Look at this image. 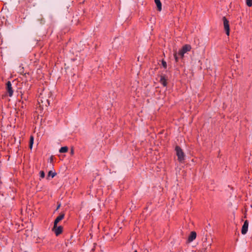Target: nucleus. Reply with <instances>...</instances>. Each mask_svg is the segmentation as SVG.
I'll list each match as a JSON object with an SVG mask.
<instances>
[{
    "mask_svg": "<svg viewBox=\"0 0 252 252\" xmlns=\"http://www.w3.org/2000/svg\"><path fill=\"white\" fill-rule=\"evenodd\" d=\"M249 222L248 220H245L242 228L241 232L242 234L244 235L246 234L248 230Z\"/></svg>",
    "mask_w": 252,
    "mask_h": 252,
    "instance_id": "39448f33",
    "label": "nucleus"
},
{
    "mask_svg": "<svg viewBox=\"0 0 252 252\" xmlns=\"http://www.w3.org/2000/svg\"><path fill=\"white\" fill-rule=\"evenodd\" d=\"M155 2L157 6L158 10L159 11H160L161 10L162 7H161V3L160 0H155Z\"/></svg>",
    "mask_w": 252,
    "mask_h": 252,
    "instance_id": "9d476101",
    "label": "nucleus"
},
{
    "mask_svg": "<svg viewBox=\"0 0 252 252\" xmlns=\"http://www.w3.org/2000/svg\"><path fill=\"white\" fill-rule=\"evenodd\" d=\"M56 175V172L54 171L51 170L49 171L48 174V177L51 176L52 178L54 177Z\"/></svg>",
    "mask_w": 252,
    "mask_h": 252,
    "instance_id": "f8f14e48",
    "label": "nucleus"
},
{
    "mask_svg": "<svg viewBox=\"0 0 252 252\" xmlns=\"http://www.w3.org/2000/svg\"><path fill=\"white\" fill-rule=\"evenodd\" d=\"M134 252H137L136 250H135Z\"/></svg>",
    "mask_w": 252,
    "mask_h": 252,
    "instance_id": "5701e85b",
    "label": "nucleus"
},
{
    "mask_svg": "<svg viewBox=\"0 0 252 252\" xmlns=\"http://www.w3.org/2000/svg\"><path fill=\"white\" fill-rule=\"evenodd\" d=\"M73 153H74V151H73V150H72L71 151V154L73 155Z\"/></svg>",
    "mask_w": 252,
    "mask_h": 252,
    "instance_id": "412c9836",
    "label": "nucleus"
},
{
    "mask_svg": "<svg viewBox=\"0 0 252 252\" xmlns=\"http://www.w3.org/2000/svg\"><path fill=\"white\" fill-rule=\"evenodd\" d=\"M191 49V46L189 44H186L183 46L182 49L179 51L178 55L181 58H183L185 54L190 51Z\"/></svg>",
    "mask_w": 252,
    "mask_h": 252,
    "instance_id": "f03ea898",
    "label": "nucleus"
},
{
    "mask_svg": "<svg viewBox=\"0 0 252 252\" xmlns=\"http://www.w3.org/2000/svg\"><path fill=\"white\" fill-rule=\"evenodd\" d=\"M52 230L55 232L56 236H58L62 232L63 227L61 226H55V225H54V227L52 229Z\"/></svg>",
    "mask_w": 252,
    "mask_h": 252,
    "instance_id": "20e7f679",
    "label": "nucleus"
},
{
    "mask_svg": "<svg viewBox=\"0 0 252 252\" xmlns=\"http://www.w3.org/2000/svg\"><path fill=\"white\" fill-rule=\"evenodd\" d=\"M175 151L176 152V155L178 157V160L180 162H183L185 159V155L183 150L179 146H176L175 148Z\"/></svg>",
    "mask_w": 252,
    "mask_h": 252,
    "instance_id": "f257e3e1",
    "label": "nucleus"
},
{
    "mask_svg": "<svg viewBox=\"0 0 252 252\" xmlns=\"http://www.w3.org/2000/svg\"><path fill=\"white\" fill-rule=\"evenodd\" d=\"M211 245V243L207 242V240L206 239V240L203 242L204 247H205L206 249H207L208 247H210Z\"/></svg>",
    "mask_w": 252,
    "mask_h": 252,
    "instance_id": "ddd939ff",
    "label": "nucleus"
},
{
    "mask_svg": "<svg viewBox=\"0 0 252 252\" xmlns=\"http://www.w3.org/2000/svg\"><path fill=\"white\" fill-rule=\"evenodd\" d=\"M50 161L51 162H52L53 161V157H51L50 158Z\"/></svg>",
    "mask_w": 252,
    "mask_h": 252,
    "instance_id": "aec40b11",
    "label": "nucleus"
},
{
    "mask_svg": "<svg viewBox=\"0 0 252 252\" xmlns=\"http://www.w3.org/2000/svg\"><path fill=\"white\" fill-rule=\"evenodd\" d=\"M222 20L223 22L224 29L225 31L226 34L228 36L229 35L230 31L229 22L225 17H223L222 18Z\"/></svg>",
    "mask_w": 252,
    "mask_h": 252,
    "instance_id": "7ed1b4c3",
    "label": "nucleus"
},
{
    "mask_svg": "<svg viewBox=\"0 0 252 252\" xmlns=\"http://www.w3.org/2000/svg\"><path fill=\"white\" fill-rule=\"evenodd\" d=\"M61 204L58 205L57 209H58L60 207Z\"/></svg>",
    "mask_w": 252,
    "mask_h": 252,
    "instance_id": "4be33fe9",
    "label": "nucleus"
},
{
    "mask_svg": "<svg viewBox=\"0 0 252 252\" xmlns=\"http://www.w3.org/2000/svg\"><path fill=\"white\" fill-rule=\"evenodd\" d=\"M68 151V148L66 146L62 147L60 150L59 152L61 153H64L67 152Z\"/></svg>",
    "mask_w": 252,
    "mask_h": 252,
    "instance_id": "9b49d317",
    "label": "nucleus"
},
{
    "mask_svg": "<svg viewBox=\"0 0 252 252\" xmlns=\"http://www.w3.org/2000/svg\"><path fill=\"white\" fill-rule=\"evenodd\" d=\"M6 85H7V90L9 94V96H11L13 95V91L12 90V85H11V82L10 81H8L6 84Z\"/></svg>",
    "mask_w": 252,
    "mask_h": 252,
    "instance_id": "423d86ee",
    "label": "nucleus"
},
{
    "mask_svg": "<svg viewBox=\"0 0 252 252\" xmlns=\"http://www.w3.org/2000/svg\"><path fill=\"white\" fill-rule=\"evenodd\" d=\"M27 2H32L33 1H34L35 0H26Z\"/></svg>",
    "mask_w": 252,
    "mask_h": 252,
    "instance_id": "6ab92c4d",
    "label": "nucleus"
},
{
    "mask_svg": "<svg viewBox=\"0 0 252 252\" xmlns=\"http://www.w3.org/2000/svg\"><path fill=\"white\" fill-rule=\"evenodd\" d=\"M196 237V234L195 232L192 231L190 233L189 236L188 241L189 242H191L193 241L194 240H195Z\"/></svg>",
    "mask_w": 252,
    "mask_h": 252,
    "instance_id": "6e6552de",
    "label": "nucleus"
},
{
    "mask_svg": "<svg viewBox=\"0 0 252 252\" xmlns=\"http://www.w3.org/2000/svg\"><path fill=\"white\" fill-rule=\"evenodd\" d=\"M174 57L175 58V60L176 62H177L178 61V57L177 53L176 51L174 52Z\"/></svg>",
    "mask_w": 252,
    "mask_h": 252,
    "instance_id": "dca6fc26",
    "label": "nucleus"
},
{
    "mask_svg": "<svg viewBox=\"0 0 252 252\" xmlns=\"http://www.w3.org/2000/svg\"><path fill=\"white\" fill-rule=\"evenodd\" d=\"M64 217V214H60L55 220L54 225L55 226H57L58 223L62 220Z\"/></svg>",
    "mask_w": 252,
    "mask_h": 252,
    "instance_id": "0eeeda50",
    "label": "nucleus"
},
{
    "mask_svg": "<svg viewBox=\"0 0 252 252\" xmlns=\"http://www.w3.org/2000/svg\"><path fill=\"white\" fill-rule=\"evenodd\" d=\"M161 63H162V65L163 67L164 68H166V67H167L166 62L165 61H164V60H162V62H161Z\"/></svg>",
    "mask_w": 252,
    "mask_h": 252,
    "instance_id": "a211bd4d",
    "label": "nucleus"
},
{
    "mask_svg": "<svg viewBox=\"0 0 252 252\" xmlns=\"http://www.w3.org/2000/svg\"><path fill=\"white\" fill-rule=\"evenodd\" d=\"M247 5L251 7L252 5V0H246Z\"/></svg>",
    "mask_w": 252,
    "mask_h": 252,
    "instance_id": "2eb2a0df",
    "label": "nucleus"
},
{
    "mask_svg": "<svg viewBox=\"0 0 252 252\" xmlns=\"http://www.w3.org/2000/svg\"><path fill=\"white\" fill-rule=\"evenodd\" d=\"M159 82L163 86L167 85L166 79L164 76H160Z\"/></svg>",
    "mask_w": 252,
    "mask_h": 252,
    "instance_id": "1a4fd4ad",
    "label": "nucleus"
},
{
    "mask_svg": "<svg viewBox=\"0 0 252 252\" xmlns=\"http://www.w3.org/2000/svg\"><path fill=\"white\" fill-rule=\"evenodd\" d=\"M39 175H40V178H43L45 177V173H44V171H40L39 172Z\"/></svg>",
    "mask_w": 252,
    "mask_h": 252,
    "instance_id": "f3484780",
    "label": "nucleus"
},
{
    "mask_svg": "<svg viewBox=\"0 0 252 252\" xmlns=\"http://www.w3.org/2000/svg\"><path fill=\"white\" fill-rule=\"evenodd\" d=\"M33 141H34V138H33V136H31L30 137V148L31 149H32V145H33Z\"/></svg>",
    "mask_w": 252,
    "mask_h": 252,
    "instance_id": "4468645a",
    "label": "nucleus"
}]
</instances>
